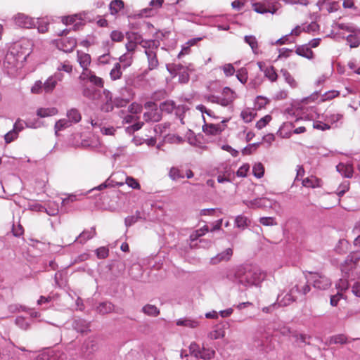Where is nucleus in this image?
Listing matches in <instances>:
<instances>
[{"mask_svg": "<svg viewBox=\"0 0 360 360\" xmlns=\"http://www.w3.org/2000/svg\"><path fill=\"white\" fill-rule=\"evenodd\" d=\"M127 38L128 42L126 44L125 46L129 52H134L136 46L138 44L140 45L141 41H147L146 39H143L140 34L136 32H127Z\"/></svg>", "mask_w": 360, "mask_h": 360, "instance_id": "nucleus-7", "label": "nucleus"}, {"mask_svg": "<svg viewBox=\"0 0 360 360\" xmlns=\"http://www.w3.org/2000/svg\"><path fill=\"white\" fill-rule=\"evenodd\" d=\"M302 184L304 187L315 188L321 187L322 181L315 176H310L304 179Z\"/></svg>", "mask_w": 360, "mask_h": 360, "instance_id": "nucleus-21", "label": "nucleus"}, {"mask_svg": "<svg viewBox=\"0 0 360 360\" xmlns=\"http://www.w3.org/2000/svg\"><path fill=\"white\" fill-rule=\"evenodd\" d=\"M294 125L292 122H284L279 128L277 134L282 139L290 138L292 134V129Z\"/></svg>", "mask_w": 360, "mask_h": 360, "instance_id": "nucleus-20", "label": "nucleus"}, {"mask_svg": "<svg viewBox=\"0 0 360 360\" xmlns=\"http://www.w3.org/2000/svg\"><path fill=\"white\" fill-rule=\"evenodd\" d=\"M190 354L196 358H198L201 354L200 346L195 342L191 343L189 346Z\"/></svg>", "mask_w": 360, "mask_h": 360, "instance_id": "nucleus-44", "label": "nucleus"}, {"mask_svg": "<svg viewBox=\"0 0 360 360\" xmlns=\"http://www.w3.org/2000/svg\"><path fill=\"white\" fill-rule=\"evenodd\" d=\"M243 203L249 208L264 209L271 207V202L266 198H255L252 200H244Z\"/></svg>", "mask_w": 360, "mask_h": 360, "instance_id": "nucleus-10", "label": "nucleus"}, {"mask_svg": "<svg viewBox=\"0 0 360 360\" xmlns=\"http://www.w3.org/2000/svg\"><path fill=\"white\" fill-rule=\"evenodd\" d=\"M224 75L226 77H231L234 75L236 70L233 65L231 63H227L221 68Z\"/></svg>", "mask_w": 360, "mask_h": 360, "instance_id": "nucleus-54", "label": "nucleus"}, {"mask_svg": "<svg viewBox=\"0 0 360 360\" xmlns=\"http://www.w3.org/2000/svg\"><path fill=\"white\" fill-rule=\"evenodd\" d=\"M338 27L340 30H346L349 32H359L360 30L352 25L345 23H338Z\"/></svg>", "mask_w": 360, "mask_h": 360, "instance_id": "nucleus-45", "label": "nucleus"}, {"mask_svg": "<svg viewBox=\"0 0 360 360\" xmlns=\"http://www.w3.org/2000/svg\"><path fill=\"white\" fill-rule=\"evenodd\" d=\"M142 311L144 314L152 316H158L160 314V310L155 305L152 304L145 305Z\"/></svg>", "mask_w": 360, "mask_h": 360, "instance_id": "nucleus-34", "label": "nucleus"}, {"mask_svg": "<svg viewBox=\"0 0 360 360\" xmlns=\"http://www.w3.org/2000/svg\"><path fill=\"white\" fill-rule=\"evenodd\" d=\"M58 112V109L56 108H41L37 111V116L40 117H46L57 115Z\"/></svg>", "mask_w": 360, "mask_h": 360, "instance_id": "nucleus-27", "label": "nucleus"}, {"mask_svg": "<svg viewBox=\"0 0 360 360\" xmlns=\"http://www.w3.org/2000/svg\"><path fill=\"white\" fill-rule=\"evenodd\" d=\"M122 75L121 65L117 63L110 72V79L113 81L117 80L122 77Z\"/></svg>", "mask_w": 360, "mask_h": 360, "instance_id": "nucleus-33", "label": "nucleus"}, {"mask_svg": "<svg viewBox=\"0 0 360 360\" xmlns=\"http://www.w3.org/2000/svg\"><path fill=\"white\" fill-rule=\"evenodd\" d=\"M343 115L340 113H332L326 117V120L331 124H336L339 122H342Z\"/></svg>", "mask_w": 360, "mask_h": 360, "instance_id": "nucleus-42", "label": "nucleus"}, {"mask_svg": "<svg viewBox=\"0 0 360 360\" xmlns=\"http://www.w3.org/2000/svg\"><path fill=\"white\" fill-rule=\"evenodd\" d=\"M347 337L343 334H339L330 338L331 344H345L347 342Z\"/></svg>", "mask_w": 360, "mask_h": 360, "instance_id": "nucleus-43", "label": "nucleus"}, {"mask_svg": "<svg viewBox=\"0 0 360 360\" xmlns=\"http://www.w3.org/2000/svg\"><path fill=\"white\" fill-rule=\"evenodd\" d=\"M109 255V250L105 247H101L96 250V255L99 259H105Z\"/></svg>", "mask_w": 360, "mask_h": 360, "instance_id": "nucleus-63", "label": "nucleus"}, {"mask_svg": "<svg viewBox=\"0 0 360 360\" xmlns=\"http://www.w3.org/2000/svg\"><path fill=\"white\" fill-rule=\"evenodd\" d=\"M271 115H266L264 117H263L262 118H261L259 120H258L256 123V127L258 129H261L262 128H264V127H266V125L267 124H269V122L271 120Z\"/></svg>", "mask_w": 360, "mask_h": 360, "instance_id": "nucleus-49", "label": "nucleus"}, {"mask_svg": "<svg viewBox=\"0 0 360 360\" xmlns=\"http://www.w3.org/2000/svg\"><path fill=\"white\" fill-rule=\"evenodd\" d=\"M62 79L60 73L55 74L53 76L49 77L44 83H43L44 91L46 93H51L55 89L58 81Z\"/></svg>", "mask_w": 360, "mask_h": 360, "instance_id": "nucleus-17", "label": "nucleus"}, {"mask_svg": "<svg viewBox=\"0 0 360 360\" xmlns=\"http://www.w3.org/2000/svg\"><path fill=\"white\" fill-rule=\"evenodd\" d=\"M208 336L212 340H217L224 336V331L221 328H217L211 331Z\"/></svg>", "mask_w": 360, "mask_h": 360, "instance_id": "nucleus-48", "label": "nucleus"}, {"mask_svg": "<svg viewBox=\"0 0 360 360\" xmlns=\"http://www.w3.org/2000/svg\"><path fill=\"white\" fill-rule=\"evenodd\" d=\"M295 53L298 56L306 58L309 60L314 58V52L307 44L298 46L295 49Z\"/></svg>", "mask_w": 360, "mask_h": 360, "instance_id": "nucleus-22", "label": "nucleus"}, {"mask_svg": "<svg viewBox=\"0 0 360 360\" xmlns=\"http://www.w3.org/2000/svg\"><path fill=\"white\" fill-rule=\"evenodd\" d=\"M283 75L285 82L292 88L297 86V83L295 78L287 70H282Z\"/></svg>", "mask_w": 360, "mask_h": 360, "instance_id": "nucleus-41", "label": "nucleus"}, {"mask_svg": "<svg viewBox=\"0 0 360 360\" xmlns=\"http://www.w3.org/2000/svg\"><path fill=\"white\" fill-rule=\"evenodd\" d=\"M228 120H222L219 124H206L203 127V131L206 134L217 135L223 131L226 127Z\"/></svg>", "mask_w": 360, "mask_h": 360, "instance_id": "nucleus-11", "label": "nucleus"}, {"mask_svg": "<svg viewBox=\"0 0 360 360\" xmlns=\"http://www.w3.org/2000/svg\"><path fill=\"white\" fill-rule=\"evenodd\" d=\"M336 288L338 289V291L342 293V292L345 291L349 288V283L346 279H340L339 281L336 283Z\"/></svg>", "mask_w": 360, "mask_h": 360, "instance_id": "nucleus-60", "label": "nucleus"}, {"mask_svg": "<svg viewBox=\"0 0 360 360\" xmlns=\"http://www.w3.org/2000/svg\"><path fill=\"white\" fill-rule=\"evenodd\" d=\"M233 249L231 248H229L226 249L224 251L212 257L210 259V264L216 265L222 262H228L231 259V257L233 256Z\"/></svg>", "mask_w": 360, "mask_h": 360, "instance_id": "nucleus-14", "label": "nucleus"}, {"mask_svg": "<svg viewBox=\"0 0 360 360\" xmlns=\"http://www.w3.org/2000/svg\"><path fill=\"white\" fill-rule=\"evenodd\" d=\"M214 355L215 351L214 349L203 347L198 358H201L204 360H210L214 358Z\"/></svg>", "mask_w": 360, "mask_h": 360, "instance_id": "nucleus-39", "label": "nucleus"}, {"mask_svg": "<svg viewBox=\"0 0 360 360\" xmlns=\"http://www.w3.org/2000/svg\"><path fill=\"white\" fill-rule=\"evenodd\" d=\"M244 40L247 44H249L255 54H259L260 53L258 41L255 36H245Z\"/></svg>", "mask_w": 360, "mask_h": 360, "instance_id": "nucleus-26", "label": "nucleus"}, {"mask_svg": "<svg viewBox=\"0 0 360 360\" xmlns=\"http://www.w3.org/2000/svg\"><path fill=\"white\" fill-rule=\"evenodd\" d=\"M252 9L257 13L264 14L275 13L277 11L276 1L275 0H263L252 4Z\"/></svg>", "mask_w": 360, "mask_h": 360, "instance_id": "nucleus-4", "label": "nucleus"}, {"mask_svg": "<svg viewBox=\"0 0 360 360\" xmlns=\"http://www.w3.org/2000/svg\"><path fill=\"white\" fill-rule=\"evenodd\" d=\"M140 46L144 49L147 58L148 69L145 72L157 69L159 66L158 51L160 42L155 40L141 41Z\"/></svg>", "mask_w": 360, "mask_h": 360, "instance_id": "nucleus-1", "label": "nucleus"}, {"mask_svg": "<svg viewBox=\"0 0 360 360\" xmlns=\"http://www.w3.org/2000/svg\"><path fill=\"white\" fill-rule=\"evenodd\" d=\"M169 176L174 181L184 178V172L179 167H172L169 172Z\"/></svg>", "mask_w": 360, "mask_h": 360, "instance_id": "nucleus-32", "label": "nucleus"}, {"mask_svg": "<svg viewBox=\"0 0 360 360\" xmlns=\"http://www.w3.org/2000/svg\"><path fill=\"white\" fill-rule=\"evenodd\" d=\"M234 172L230 167H226L224 172L217 176V181L219 183L229 182L234 179Z\"/></svg>", "mask_w": 360, "mask_h": 360, "instance_id": "nucleus-24", "label": "nucleus"}, {"mask_svg": "<svg viewBox=\"0 0 360 360\" xmlns=\"http://www.w3.org/2000/svg\"><path fill=\"white\" fill-rule=\"evenodd\" d=\"M125 183L131 188L134 189H140L141 185L138 181L132 176H127L125 180Z\"/></svg>", "mask_w": 360, "mask_h": 360, "instance_id": "nucleus-51", "label": "nucleus"}, {"mask_svg": "<svg viewBox=\"0 0 360 360\" xmlns=\"http://www.w3.org/2000/svg\"><path fill=\"white\" fill-rule=\"evenodd\" d=\"M13 20L15 24L20 27L29 29L34 26L33 18L24 13L16 14Z\"/></svg>", "mask_w": 360, "mask_h": 360, "instance_id": "nucleus-9", "label": "nucleus"}, {"mask_svg": "<svg viewBox=\"0 0 360 360\" xmlns=\"http://www.w3.org/2000/svg\"><path fill=\"white\" fill-rule=\"evenodd\" d=\"M33 44L29 39H22L15 43L13 50L15 51L18 56H23V59L26 60L32 51Z\"/></svg>", "mask_w": 360, "mask_h": 360, "instance_id": "nucleus-5", "label": "nucleus"}, {"mask_svg": "<svg viewBox=\"0 0 360 360\" xmlns=\"http://www.w3.org/2000/svg\"><path fill=\"white\" fill-rule=\"evenodd\" d=\"M124 8V2L122 0H113L110 4V11L112 15L117 14Z\"/></svg>", "mask_w": 360, "mask_h": 360, "instance_id": "nucleus-31", "label": "nucleus"}, {"mask_svg": "<svg viewBox=\"0 0 360 360\" xmlns=\"http://www.w3.org/2000/svg\"><path fill=\"white\" fill-rule=\"evenodd\" d=\"M237 79L243 84H245L248 79V72L245 68H240L236 71Z\"/></svg>", "mask_w": 360, "mask_h": 360, "instance_id": "nucleus-35", "label": "nucleus"}, {"mask_svg": "<svg viewBox=\"0 0 360 360\" xmlns=\"http://www.w3.org/2000/svg\"><path fill=\"white\" fill-rule=\"evenodd\" d=\"M237 93L229 86L222 89L220 96L211 97L212 103H217L224 107L232 106L237 99Z\"/></svg>", "mask_w": 360, "mask_h": 360, "instance_id": "nucleus-2", "label": "nucleus"}, {"mask_svg": "<svg viewBox=\"0 0 360 360\" xmlns=\"http://www.w3.org/2000/svg\"><path fill=\"white\" fill-rule=\"evenodd\" d=\"M349 189V182L344 181L342 182L336 191V193L338 196H342Z\"/></svg>", "mask_w": 360, "mask_h": 360, "instance_id": "nucleus-47", "label": "nucleus"}, {"mask_svg": "<svg viewBox=\"0 0 360 360\" xmlns=\"http://www.w3.org/2000/svg\"><path fill=\"white\" fill-rule=\"evenodd\" d=\"M145 109L148 111L143 113V120L148 122H158L162 119V113L160 110H158V105L155 102L148 101L144 104Z\"/></svg>", "mask_w": 360, "mask_h": 360, "instance_id": "nucleus-3", "label": "nucleus"}, {"mask_svg": "<svg viewBox=\"0 0 360 360\" xmlns=\"http://www.w3.org/2000/svg\"><path fill=\"white\" fill-rule=\"evenodd\" d=\"M79 79L80 80L87 79L94 85L99 88H103L104 86L103 79L101 77L96 76L95 73L91 70L82 72L79 75Z\"/></svg>", "mask_w": 360, "mask_h": 360, "instance_id": "nucleus-8", "label": "nucleus"}, {"mask_svg": "<svg viewBox=\"0 0 360 360\" xmlns=\"http://www.w3.org/2000/svg\"><path fill=\"white\" fill-rule=\"evenodd\" d=\"M71 126L70 121L67 119H60L55 124V131L57 134L59 131L63 130Z\"/></svg>", "mask_w": 360, "mask_h": 360, "instance_id": "nucleus-38", "label": "nucleus"}, {"mask_svg": "<svg viewBox=\"0 0 360 360\" xmlns=\"http://www.w3.org/2000/svg\"><path fill=\"white\" fill-rule=\"evenodd\" d=\"M314 286L318 289L325 290L330 285V281L325 276L315 273L313 274Z\"/></svg>", "mask_w": 360, "mask_h": 360, "instance_id": "nucleus-15", "label": "nucleus"}, {"mask_svg": "<svg viewBox=\"0 0 360 360\" xmlns=\"http://www.w3.org/2000/svg\"><path fill=\"white\" fill-rule=\"evenodd\" d=\"M110 38L113 41L120 42L124 39V36L122 32L114 30L110 34Z\"/></svg>", "mask_w": 360, "mask_h": 360, "instance_id": "nucleus-57", "label": "nucleus"}, {"mask_svg": "<svg viewBox=\"0 0 360 360\" xmlns=\"http://www.w3.org/2000/svg\"><path fill=\"white\" fill-rule=\"evenodd\" d=\"M96 234V229L91 228L89 230H84L83 232H82L78 239L79 240L80 243H85L88 240L92 238L94 236H95Z\"/></svg>", "mask_w": 360, "mask_h": 360, "instance_id": "nucleus-30", "label": "nucleus"}, {"mask_svg": "<svg viewBox=\"0 0 360 360\" xmlns=\"http://www.w3.org/2000/svg\"><path fill=\"white\" fill-rule=\"evenodd\" d=\"M250 169V165L248 164H244L239 167L236 172V175L239 177H245Z\"/></svg>", "mask_w": 360, "mask_h": 360, "instance_id": "nucleus-59", "label": "nucleus"}, {"mask_svg": "<svg viewBox=\"0 0 360 360\" xmlns=\"http://www.w3.org/2000/svg\"><path fill=\"white\" fill-rule=\"evenodd\" d=\"M312 25H309L307 27L302 28L300 26H297L292 31L290 34L299 36L302 32H309Z\"/></svg>", "mask_w": 360, "mask_h": 360, "instance_id": "nucleus-61", "label": "nucleus"}, {"mask_svg": "<svg viewBox=\"0 0 360 360\" xmlns=\"http://www.w3.org/2000/svg\"><path fill=\"white\" fill-rule=\"evenodd\" d=\"M257 65L261 70L264 71V76L271 82H274L278 79V75L276 73V69L274 66H268L264 70L262 69L263 63L262 62H258Z\"/></svg>", "mask_w": 360, "mask_h": 360, "instance_id": "nucleus-19", "label": "nucleus"}, {"mask_svg": "<svg viewBox=\"0 0 360 360\" xmlns=\"http://www.w3.org/2000/svg\"><path fill=\"white\" fill-rule=\"evenodd\" d=\"M143 106L137 103L136 102L132 103L128 108V110L129 112L132 114H138L140 113L142 111Z\"/></svg>", "mask_w": 360, "mask_h": 360, "instance_id": "nucleus-58", "label": "nucleus"}, {"mask_svg": "<svg viewBox=\"0 0 360 360\" xmlns=\"http://www.w3.org/2000/svg\"><path fill=\"white\" fill-rule=\"evenodd\" d=\"M246 281L250 285H257L263 279L259 269L250 270L245 274Z\"/></svg>", "mask_w": 360, "mask_h": 360, "instance_id": "nucleus-18", "label": "nucleus"}, {"mask_svg": "<svg viewBox=\"0 0 360 360\" xmlns=\"http://www.w3.org/2000/svg\"><path fill=\"white\" fill-rule=\"evenodd\" d=\"M18 136V131L15 130H11L4 136V139L6 143H10L17 139Z\"/></svg>", "mask_w": 360, "mask_h": 360, "instance_id": "nucleus-55", "label": "nucleus"}, {"mask_svg": "<svg viewBox=\"0 0 360 360\" xmlns=\"http://www.w3.org/2000/svg\"><path fill=\"white\" fill-rule=\"evenodd\" d=\"M113 101L111 98L101 105V110L105 112H111L114 109Z\"/></svg>", "mask_w": 360, "mask_h": 360, "instance_id": "nucleus-62", "label": "nucleus"}, {"mask_svg": "<svg viewBox=\"0 0 360 360\" xmlns=\"http://www.w3.org/2000/svg\"><path fill=\"white\" fill-rule=\"evenodd\" d=\"M252 173L257 178H262L264 174V167L260 162L255 164L252 167Z\"/></svg>", "mask_w": 360, "mask_h": 360, "instance_id": "nucleus-40", "label": "nucleus"}, {"mask_svg": "<svg viewBox=\"0 0 360 360\" xmlns=\"http://www.w3.org/2000/svg\"><path fill=\"white\" fill-rule=\"evenodd\" d=\"M18 63V58H17L13 51H11L6 53L3 62V65L7 72L10 73L17 67Z\"/></svg>", "mask_w": 360, "mask_h": 360, "instance_id": "nucleus-12", "label": "nucleus"}, {"mask_svg": "<svg viewBox=\"0 0 360 360\" xmlns=\"http://www.w3.org/2000/svg\"><path fill=\"white\" fill-rule=\"evenodd\" d=\"M176 325L180 326L195 328L199 326V322L188 318L180 319L176 321Z\"/></svg>", "mask_w": 360, "mask_h": 360, "instance_id": "nucleus-25", "label": "nucleus"}, {"mask_svg": "<svg viewBox=\"0 0 360 360\" xmlns=\"http://www.w3.org/2000/svg\"><path fill=\"white\" fill-rule=\"evenodd\" d=\"M77 60L79 63L80 67L82 68V72L89 70V66L90 65L91 62V58L89 53H86L82 51H77Z\"/></svg>", "mask_w": 360, "mask_h": 360, "instance_id": "nucleus-16", "label": "nucleus"}, {"mask_svg": "<svg viewBox=\"0 0 360 360\" xmlns=\"http://www.w3.org/2000/svg\"><path fill=\"white\" fill-rule=\"evenodd\" d=\"M133 98V94H129L127 98L122 96L115 97L113 101L114 106L116 108H122L126 106Z\"/></svg>", "mask_w": 360, "mask_h": 360, "instance_id": "nucleus-28", "label": "nucleus"}, {"mask_svg": "<svg viewBox=\"0 0 360 360\" xmlns=\"http://www.w3.org/2000/svg\"><path fill=\"white\" fill-rule=\"evenodd\" d=\"M300 290L299 285L298 284L295 285L292 288H291L290 292L288 293L285 294L281 299H280L279 297L278 298V306L285 307V306L290 305V304L294 302L296 300V297L293 295V293L295 292H300Z\"/></svg>", "mask_w": 360, "mask_h": 360, "instance_id": "nucleus-13", "label": "nucleus"}, {"mask_svg": "<svg viewBox=\"0 0 360 360\" xmlns=\"http://www.w3.org/2000/svg\"><path fill=\"white\" fill-rule=\"evenodd\" d=\"M43 90V83L40 80L35 82V83L31 88V92L34 94H41L42 93Z\"/></svg>", "mask_w": 360, "mask_h": 360, "instance_id": "nucleus-56", "label": "nucleus"}, {"mask_svg": "<svg viewBox=\"0 0 360 360\" xmlns=\"http://www.w3.org/2000/svg\"><path fill=\"white\" fill-rule=\"evenodd\" d=\"M67 117L68 118V121H70V123H77L79 122L82 119V115L79 110L75 108H72L70 110L67 112Z\"/></svg>", "mask_w": 360, "mask_h": 360, "instance_id": "nucleus-29", "label": "nucleus"}, {"mask_svg": "<svg viewBox=\"0 0 360 360\" xmlns=\"http://www.w3.org/2000/svg\"><path fill=\"white\" fill-rule=\"evenodd\" d=\"M336 169L343 176L351 178L353 174V167L350 164L339 163Z\"/></svg>", "mask_w": 360, "mask_h": 360, "instance_id": "nucleus-23", "label": "nucleus"}, {"mask_svg": "<svg viewBox=\"0 0 360 360\" xmlns=\"http://www.w3.org/2000/svg\"><path fill=\"white\" fill-rule=\"evenodd\" d=\"M98 309L101 313L107 314L113 309V305L110 302H104L101 303Z\"/></svg>", "mask_w": 360, "mask_h": 360, "instance_id": "nucleus-52", "label": "nucleus"}, {"mask_svg": "<svg viewBox=\"0 0 360 360\" xmlns=\"http://www.w3.org/2000/svg\"><path fill=\"white\" fill-rule=\"evenodd\" d=\"M56 46L64 52H72L77 46V40L73 37H63L56 41Z\"/></svg>", "mask_w": 360, "mask_h": 360, "instance_id": "nucleus-6", "label": "nucleus"}, {"mask_svg": "<svg viewBox=\"0 0 360 360\" xmlns=\"http://www.w3.org/2000/svg\"><path fill=\"white\" fill-rule=\"evenodd\" d=\"M250 221L243 215H238L235 219L236 226L239 229H244L249 225Z\"/></svg>", "mask_w": 360, "mask_h": 360, "instance_id": "nucleus-36", "label": "nucleus"}, {"mask_svg": "<svg viewBox=\"0 0 360 360\" xmlns=\"http://www.w3.org/2000/svg\"><path fill=\"white\" fill-rule=\"evenodd\" d=\"M175 108V104L172 101H166L160 105V112L171 113Z\"/></svg>", "mask_w": 360, "mask_h": 360, "instance_id": "nucleus-37", "label": "nucleus"}, {"mask_svg": "<svg viewBox=\"0 0 360 360\" xmlns=\"http://www.w3.org/2000/svg\"><path fill=\"white\" fill-rule=\"evenodd\" d=\"M360 260V252L356 251L352 252L348 255L346 262H351L354 264H356Z\"/></svg>", "mask_w": 360, "mask_h": 360, "instance_id": "nucleus-50", "label": "nucleus"}, {"mask_svg": "<svg viewBox=\"0 0 360 360\" xmlns=\"http://www.w3.org/2000/svg\"><path fill=\"white\" fill-rule=\"evenodd\" d=\"M347 41L349 44L350 47L356 48L360 44V40L355 34H349L347 37Z\"/></svg>", "mask_w": 360, "mask_h": 360, "instance_id": "nucleus-46", "label": "nucleus"}, {"mask_svg": "<svg viewBox=\"0 0 360 360\" xmlns=\"http://www.w3.org/2000/svg\"><path fill=\"white\" fill-rule=\"evenodd\" d=\"M96 91L94 88L84 87L82 95L89 99H94L96 96Z\"/></svg>", "mask_w": 360, "mask_h": 360, "instance_id": "nucleus-53", "label": "nucleus"}, {"mask_svg": "<svg viewBox=\"0 0 360 360\" xmlns=\"http://www.w3.org/2000/svg\"><path fill=\"white\" fill-rule=\"evenodd\" d=\"M269 101L268 98L259 96L256 98V105L258 106L259 108H264L268 103Z\"/></svg>", "mask_w": 360, "mask_h": 360, "instance_id": "nucleus-64", "label": "nucleus"}]
</instances>
